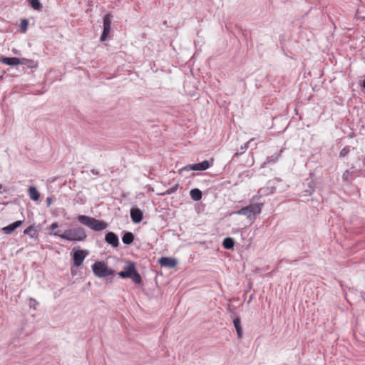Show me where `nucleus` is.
Listing matches in <instances>:
<instances>
[{"label":"nucleus","instance_id":"nucleus-1","mask_svg":"<svg viewBox=\"0 0 365 365\" xmlns=\"http://www.w3.org/2000/svg\"><path fill=\"white\" fill-rule=\"evenodd\" d=\"M54 235L68 241L81 242L86 240L87 237L85 230L81 227L66 230L62 234L54 232Z\"/></svg>","mask_w":365,"mask_h":365},{"label":"nucleus","instance_id":"nucleus-2","mask_svg":"<svg viewBox=\"0 0 365 365\" xmlns=\"http://www.w3.org/2000/svg\"><path fill=\"white\" fill-rule=\"evenodd\" d=\"M78 220L81 224L97 232L104 230L108 227V224L104 221L87 215H78Z\"/></svg>","mask_w":365,"mask_h":365},{"label":"nucleus","instance_id":"nucleus-3","mask_svg":"<svg viewBox=\"0 0 365 365\" xmlns=\"http://www.w3.org/2000/svg\"><path fill=\"white\" fill-rule=\"evenodd\" d=\"M263 207L262 202H252L250 205L242 207L235 212L237 215H245L250 220L255 219L257 215L259 214Z\"/></svg>","mask_w":365,"mask_h":365},{"label":"nucleus","instance_id":"nucleus-4","mask_svg":"<svg viewBox=\"0 0 365 365\" xmlns=\"http://www.w3.org/2000/svg\"><path fill=\"white\" fill-rule=\"evenodd\" d=\"M118 274L119 277L123 279H131L135 284H139L142 282L141 277L138 272L133 262H129L128 264L124 268V270L118 272Z\"/></svg>","mask_w":365,"mask_h":365},{"label":"nucleus","instance_id":"nucleus-5","mask_svg":"<svg viewBox=\"0 0 365 365\" xmlns=\"http://www.w3.org/2000/svg\"><path fill=\"white\" fill-rule=\"evenodd\" d=\"M92 269L98 277H106L113 274V271L108 268L103 262H96L92 265Z\"/></svg>","mask_w":365,"mask_h":365},{"label":"nucleus","instance_id":"nucleus-6","mask_svg":"<svg viewBox=\"0 0 365 365\" xmlns=\"http://www.w3.org/2000/svg\"><path fill=\"white\" fill-rule=\"evenodd\" d=\"M112 19L113 16L110 14H107L103 16V31L100 38V40L101 41H106L108 38V34L110 32Z\"/></svg>","mask_w":365,"mask_h":365},{"label":"nucleus","instance_id":"nucleus-7","mask_svg":"<svg viewBox=\"0 0 365 365\" xmlns=\"http://www.w3.org/2000/svg\"><path fill=\"white\" fill-rule=\"evenodd\" d=\"M210 168V163L207 160H204L201 163L188 165L185 166L182 170H206Z\"/></svg>","mask_w":365,"mask_h":365},{"label":"nucleus","instance_id":"nucleus-8","mask_svg":"<svg viewBox=\"0 0 365 365\" xmlns=\"http://www.w3.org/2000/svg\"><path fill=\"white\" fill-rule=\"evenodd\" d=\"M88 253L85 250H78L74 252L73 255V264L76 267H79L83 262Z\"/></svg>","mask_w":365,"mask_h":365},{"label":"nucleus","instance_id":"nucleus-9","mask_svg":"<svg viewBox=\"0 0 365 365\" xmlns=\"http://www.w3.org/2000/svg\"><path fill=\"white\" fill-rule=\"evenodd\" d=\"M159 264L162 267H168V268H174L176 267L178 264V261L175 258L169 257H163L159 261Z\"/></svg>","mask_w":365,"mask_h":365},{"label":"nucleus","instance_id":"nucleus-10","mask_svg":"<svg viewBox=\"0 0 365 365\" xmlns=\"http://www.w3.org/2000/svg\"><path fill=\"white\" fill-rule=\"evenodd\" d=\"M105 241L113 247H117L119 245L118 237L115 233L113 232H108L106 233L105 236Z\"/></svg>","mask_w":365,"mask_h":365},{"label":"nucleus","instance_id":"nucleus-11","mask_svg":"<svg viewBox=\"0 0 365 365\" xmlns=\"http://www.w3.org/2000/svg\"><path fill=\"white\" fill-rule=\"evenodd\" d=\"M0 62L9 66H17L20 63H24L20 58L16 57H1L0 58Z\"/></svg>","mask_w":365,"mask_h":365},{"label":"nucleus","instance_id":"nucleus-12","mask_svg":"<svg viewBox=\"0 0 365 365\" xmlns=\"http://www.w3.org/2000/svg\"><path fill=\"white\" fill-rule=\"evenodd\" d=\"M23 223L22 220L16 221L8 226L3 227L2 231L6 235L11 234L17 227L21 225Z\"/></svg>","mask_w":365,"mask_h":365},{"label":"nucleus","instance_id":"nucleus-13","mask_svg":"<svg viewBox=\"0 0 365 365\" xmlns=\"http://www.w3.org/2000/svg\"><path fill=\"white\" fill-rule=\"evenodd\" d=\"M130 217L133 222L138 223L143 220V212L138 208L130 210Z\"/></svg>","mask_w":365,"mask_h":365},{"label":"nucleus","instance_id":"nucleus-14","mask_svg":"<svg viewBox=\"0 0 365 365\" xmlns=\"http://www.w3.org/2000/svg\"><path fill=\"white\" fill-rule=\"evenodd\" d=\"M28 193H29V197L32 200H34V201L38 200V199L40 197V193L35 187H34V186L29 187V188L28 190Z\"/></svg>","mask_w":365,"mask_h":365},{"label":"nucleus","instance_id":"nucleus-15","mask_svg":"<svg viewBox=\"0 0 365 365\" xmlns=\"http://www.w3.org/2000/svg\"><path fill=\"white\" fill-rule=\"evenodd\" d=\"M354 172H351L349 170H346L344 172L342 175V180L346 184H350L354 179Z\"/></svg>","mask_w":365,"mask_h":365},{"label":"nucleus","instance_id":"nucleus-16","mask_svg":"<svg viewBox=\"0 0 365 365\" xmlns=\"http://www.w3.org/2000/svg\"><path fill=\"white\" fill-rule=\"evenodd\" d=\"M190 196L194 201H199L202 199V194L200 190L194 188L190 191Z\"/></svg>","mask_w":365,"mask_h":365},{"label":"nucleus","instance_id":"nucleus-17","mask_svg":"<svg viewBox=\"0 0 365 365\" xmlns=\"http://www.w3.org/2000/svg\"><path fill=\"white\" fill-rule=\"evenodd\" d=\"M233 324L235 327L238 338H241L242 336V329L241 327L240 319L239 317L235 318L233 320Z\"/></svg>","mask_w":365,"mask_h":365},{"label":"nucleus","instance_id":"nucleus-18","mask_svg":"<svg viewBox=\"0 0 365 365\" xmlns=\"http://www.w3.org/2000/svg\"><path fill=\"white\" fill-rule=\"evenodd\" d=\"M134 240V235L132 232H125L123 237L122 241L125 245H130L131 244Z\"/></svg>","mask_w":365,"mask_h":365},{"label":"nucleus","instance_id":"nucleus-19","mask_svg":"<svg viewBox=\"0 0 365 365\" xmlns=\"http://www.w3.org/2000/svg\"><path fill=\"white\" fill-rule=\"evenodd\" d=\"M235 245V241L232 238L227 237L224 239L222 242V245L225 249L230 250L232 249Z\"/></svg>","mask_w":365,"mask_h":365},{"label":"nucleus","instance_id":"nucleus-20","mask_svg":"<svg viewBox=\"0 0 365 365\" xmlns=\"http://www.w3.org/2000/svg\"><path fill=\"white\" fill-rule=\"evenodd\" d=\"M282 152V150H280L279 153L274 154V155H272L270 156H268L267 158L266 161L263 163L262 167H264L267 163L276 162L277 160L279 158V155H280Z\"/></svg>","mask_w":365,"mask_h":365},{"label":"nucleus","instance_id":"nucleus-21","mask_svg":"<svg viewBox=\"0 0 365 365\" xmlns=\"http://www.w3.org/2000/svg\"><path fill=\"white\" fill-rule=\"evenodd\" d=\"M30 4L34 9L39 10L42 8V4L39 1V0H29Z\"/></svg>","mask_w":365,"mask_h":365},{"label":"nucleus","instance_id":"nucleus-22","mask_svg":"<svg viewBox=\"0 0 365 365\" xmlns=\"http://www.w3.org/2000/svg\"><path fill=\"white\" fill-rule=\"evenodd\" d=\"M50 230H51V232L50 234H53L54 235V232H57L58 234L59 233V231L57 230V229L58 228V222H53L51 225H50Z\"/></svg>","mask_w":365,"mask_h":365},{"label":"nucleus","instance_id":"nucleus-23","mask_svg":"<svg viewBox=\"0 0 365 365\" xmlns=\"http://www.w3.org/2000/svg\"><path fill=\"white\" fill-rule=\"evenodd\" d=\"M29 21L27 19H22L21 21V29L22 32H26L28 28Z\"/></svg>","mask_w":365,"mask_h":365},{"label":"nucleus","instance_id":"nucleus-24","mask_svg":"<svg viewBox=\"0 0 365 365\" xmlns=\"http://www.w3.org/2000/svg\"><path fill=\"white\" fill-rule=\"evenodd\" d=\"M254 140V138H252L250 139L249 141H247L246 143H245L244 145H242L241 147H240V153H243L250 146V145L251 144V143Z\"/></svg>","mask_w":365,"mask_h":365},{"label":"nucleus","instance_id":"nucleus-25","mask_svg":"<svg viewBox=\"0 0 365 365\" xmlns=\"http://www.w3.org/2000/svg\"><path fill=\"white\" fill-rule=\"evenodd\" d=\"M350 152V147L346 146L344 148H342L339 153L340 157H344L346 156Z\"/></svg>","mask_w":365,"mask_h":365},{"label":"nucleus","instance_id":"nucleus-26","mask_svg":"<svg viewBox=\"0 0 365 365\" xmlns=\"http://www.w3.org/2000/svg\"><path fill=\"white\" fill-rule=\"evenodd\" d=\"M31 231H34V228L31 226H29L24 230V234L29 235Z\"/></svg>","mask_w":365,"mask_h":365},{"label":"nucleus","instance_id":"nucleus-27","mask_svg":"<svg viewBox=\"0 0 365 365\" xmlns=\"http://www.w3.org/2000/svg\"><path fill=\"white\" fill-rule=\"evenodd\" d=\"M52 203V198L50 197H48L46 198V204H47V206L49 207Z\"/></svg>","mask_w":365,"mask_h":365},{"label":"nucleus","instance_id":"nucleus-28","mask_svg":"<svg viewBox=\"0 0 365 365\" xmlns=\"http://www.w3.org/2000/svg\"><path fill=\"white\" fill-rule=\"evenodd\" d=\"M91 173H93V175H98L99 174V171L96 169H91Z\"/></svg>","mask_w":365,"mask_h":365},{"label":"nucleus","instance_id":"nucleus-29","mask_svg":"<svg viewBox=\"0 0 365 365\" xmlns=\"http://www.w3.org/2000/svg\"><path fill=\"white\" fill-rule=\"evenodd\" d=\"M24 63H21V65H26L27 63V62L30 61L29 60L26 59V58H21L20 59Z\"/></svg>","mask_w":365,"mask_h":365},{"label":"nucleus","instance_id":"nucleus-30","mask_svg":"<svg viewBox=\"0 0 365 365\" xmlns=\"http://www.w3.org/2000/svg\"><path fill=\"white\" fill-rule=\"evenodd\" d=\"M178 185H175L174 187H173L171 189H170V191L169 192V193L170 192H175L178 187Z\"/></svg>","mask_w":365,"mask_h":365},{"label":"nucleus","instance_id":"nucleus-31","mask_svg":"<svg viewBox=\"0 0 365 365\" xmlns=\"http://www.w3.org/2000/svg\"><path fill=\"white\" fill-rule=\"evenodd\" d=\"M362 86L364 87V88H365V80L363 82Z\"/></svg>","mask_w":365,"mask_h":365},{"label":"nucleus","instance_id":"nucleus-32","mask_svg":"<svg viewBox=\"0 0 365 365\" xmlns=\"http://www.w3.org/2000/svg\"><path fill=\"white\" fill-rule=\"evenodd\" d=\"M3 188L2 184L0 183V190Z\"/></svg>","mask_w":365,"mask_h":365},{"label":"nucleus","instance_id":"nucleus-33","mask_svg":"<svg viewBox=\"0 0 365 365\" xmlns=\"http://www.w3.org/2000/svg\"><path fill=\"white\" fill-rule=\"evenodd\" d=\"M256 148H257V144H255L254 148H252V149H255Z\"/></svg>","mask_w":365,"mask_h":365},{"label":"nucleus","instance_id":"nucleus-34","mask_svg":"<svg viewBox=\"0 0 365 365\" xmlns=\"http://www.w3.org/2000/svg\"><path fill=\"white\" fill-rule=\"evenodd\" d=\"M31 300H33L34 302H35L37 304L36 299H31Z\"/></svg>","mask_w":365,"mask_h":365},{"label":"nucleus","instance_id":"nucleus-35","mask_svg":"<svg viewBox=\"0 0 365 365\" xmlns=\"http://www.w3.org/2000/svg\"><path fill=\"white\" fill-rule=\"evenodd\" d=\"M359 1H361V0H359Z\"/></svg>","mask_w":365,"mask_h":365}]
</instances>
